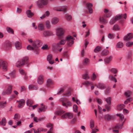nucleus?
Returning <instances> with one entry per match:
<instances>
[{"instance_id":"f257e3e1","label":"nucleus","mask_w":133,"mask_h":133,"mask_svg":"<svg viewBox=\"0 0 133 133\" xmlns=\"http://www.w3.org/2000/svg\"><path fill=\"white\" fill-rule=\"evenodd\" d=\"M28 41L29 42L32 43V46L29 45L27 47V49L28 50H33L36 54H38L39 52V48L42 44L41 41L37 40L33 41L31 39H28Z\"/></svg>"},{"instance_id":"f03ea898","label":"nucleus","mask_w":133,"mask_h":133,"mask_svg":"<svg viewBox=\"0 0 133 133\" xmlns=\"http://www.w3.org/2000/svg\"><path fill=\"white\" fill-rule=\"evenodd\" d=\"M75 39L72 37L70 35H68L65 38V40L62 39L57 44H53V47H58L60 45H64L66 42V41L67 42V45L69 46H71L74 43V40Z\"/></svg>"},{"instance_id":"7ed1b4c3","label":"nucleus","mask_w":133,"mask_h":133,"mask_svg":"<svg viewBox=\"0 0 133 133\" xmlns=\"http://www.w3.org/2000/svg\"><path fill=\"white\" fill-rule=\"evenodd\" d=\"M126 14H124L123 15L122 14L118 15L111 19L109 21V23L110 25H112L115 23L117 21L122 19V17L126 19Z\"/></svg>"},{"instance_id":"20e7f679","label":"nucleus","mask_w":133,"mask_h":133,"mask_svg":"<svg viewBox=\"0 0 133 133\" xmlns=\"http://www.w3.org/2000/svg\"><path fill=\"white\" fill-rule=\"evenodd\" d=\"M60 101L61 102L62 105L65 107L67 108L68 107H71L72 105V103L67 98H62L60 99Z\"/></svg>"},{"instance_id":"39448f33","label":"nucleus","mask_w":133,"mask_h":133,"mask_svg":"<svg viewBox=\"0 0 133 133\" xmlns=\"http://www.w3.org/2000/svg\"><path fill=\"white\" fill-rule=\"evenodd\" d=\"M28 62V57H25L21 60L18 61L16 63V66L18 67H21L23 66L25 63L27 64Z\"/></svg>"},{"instance_id":"423d86ee","label":"nucleus","mask_w":133,"mask_h":133,"mask_svg":"<svg viewBox=\"0 0 133 133\" xmlns=\"http://www.w3.org/2000/svg\"><path fill=\"white\" fill-rule=\"evenodd\" d=\"M64 30L61 28H58L56 30L57 35L60 39L63 38V36L64 33Z\"/></svg>"},{"instance_id":"0eeeda50","label":"nucleus","mask_w":133,"mask_h":133,"mask_svg":"<svg viewBox=\"0 0 133 133\" xmlns=\"http://www.w3.org/2000/svg\"><path fill=\"white\" fill-rule=\"evenodd\" d=\"M48 3V0H39L37 2V4L39 8H41L47 5Z\"/></svg>"},{"instance_id":"6e6552de","label":"nucleus","mask_w":133,"mask_h":133,"mask_svg":"<svg viewBox=\"0 0 133 133\" xmlns=\"http://www.w3.org/2000/svg\"><path fill=\"white\" fill-rule=\"evenodd\" d=\"M8 64L7 62L2 59H0V67L2 68L3 69L4 71H6L7 70Z\"/></svg>"},{"instance_id":"1a4fd4ad","label":"nucleus","mask_w":133,"mask_h":133,"mask_svg":"<svg viewBox=\"0 0 133 133\" xmlns=\"http://www.w3.org/2000/svg\"><path fill=\"white\" fill-rule=\"evenodd\" d=\"M12 87L11 85H9L8 86L7 89L5 91H4L2 92V94L3 95H9L10 94L12 91Z\"/></svg>"},{"instance_id":"9d476101","label":"nucleus","mask_w":133,"mask_h":133,"mask_svg":"<svg viewBox=\"0 0 133 133\" xmlns=\"http://www.w3.org/2000/svg\"><path fill=\"white\" fill-rule=\"evenodd\" d=\"M73 117L72 114L70 113H67L62 115L61 116V118L62 119L68 118L70 119Z\"/></svg>"},{"instance_id":"9b49d317","label":"nucleus","mask_w":133,"mask_h":133,"mask_svg":"<svg viewBox=\"0 0 133 133\" xmlns=\"http://www.w3.org/2000/svg\"><path fill=\"white\" fill-rule=\"evenodd\" d=\"M53 35L52 32L50 31H45L43 32V36L44 37H47Z\"/></svg>"},{"instance_id":"f8f14e48","label":"nucleus","mask_w":133,"mask_h":133,"mask_svg":"<svg viewBox=\"0 0 133 133\" xmlns=\"http://www.w3.org/2000/svg\"><path fill=\"white\" fill-rule=\"evenodd\" d=\"M67 7L66 6H63L57 8L56 10L57 11H63L64 12H66Z\"/></svg>"},{"instance_id":"ddd939ff","label":"nucleus","mask_w":133,"mask_h":133,"mask_svg":"<svg viewBox=\"0 0 133 133\" xmlns=\"http://www.w3.org/2000/svg\"><path fill=\"white\" fill-rule=\"evenodd\" d=\"M44 82L43 77L42 75L39 76L38 78L37 82L39 84H42Z\"/></svg>"},{"instance_id":"4468645a","label":"nucleus","mask_w":133,"mask_h":133,"mask_svg":"<svg viewBox=\"0 0 133 133\" xmlns=\"http://www.w3.org/2000/svg\"><path fill=\"white\" fill-rule=\"evenodd\" d=\"M133 37V35L131 33H130L124 37V39L125 41H128L132 39Z\"/></svg>"},{"instance_id":"2eb2a0df","label":"nucleus","mask_w":133,"mask_h":133,"mask_svg":"<svg viewBox=\"0 0 133 133\" xmlns=\"http://www.w3.org/2000/svg\"><path fill=\"white\" fill-rule=\"evenodd\" d=\"M52 55L51 54L49 55L47 57V60L50 64H53L54 63V61L52 59Z\"/></svg>"},{"instance_id":"dca6fc26","label":"nucleus","mask_w":133,"mask_h":133,"mask_svg":"<svg viewBox=\"0 0 133 133\" xmlns=\"http://www.w3.org/2000/svg\"><path fill=\"white\" fill-rule=\"evenodd\" d=\"M19 104L18 105V107L19 108H22L23 106L25 103V101L24 100L22 99L18 101Z\"/></svg>"},{"instance_id":"f3484780","label":"nucleus","mask_w":133,"mask_h":133,"mask_svg":"<svg viewBox=\"0 0 133 133\" xmlns=\"http://www.w3.org/2000/svg\"><path fill=\"white\" fill-rule=\"evenodd\" d=\"M86 6L88 8L89 12L91 14L93 10L91 8L92 5L91 3H88L86 4Z\"/></svg>"},{"instance_id":"a211bd4d","label":"nucleus","mask_w":133,"mask_h":133,"mask_svg":"<svg viewBox=\"0 0 133 133\" xmlns=\"http://www.w3.org/2000/svg\"><path fill=\"white\" fill-rule=\"evenodd\" d=\"M41 106L39 109L38 110V111L39 112H40L42 111H44L46 109V107L44 105L43 103L41 104Z\"/></svg>"},{"instance_id":"6ab92c4d","label":"nucleus","mask_w":133,"mask_h":133,"mask_svg":"<svg viewBox=\"0 0 133 133\" xmlns=\"http://www.w3.org/2000/svg\"><path fill=\"white\" fill-rule=\"evenodd\" d=\"M132 92L130 90H128L125 92L124 95L126 97L129 98L131 97L130 96L132 94Z\"/></svg>"},{"instance_id":"aec40b11","label":"nucleus","mask_w":133,"mask_h":133,"mask_svg":"<svg viewBox=\"0 0 133 133\" xmlns=\"http://www.w3.org/2000/svg\"><path fill=\"white\" fill-rule=\"evenodd\" d=\"M15 47L16 49L19 50L22 48V46L21 43L18 41H16L15 43Z\"/></svg>"},{"instance_id":"412c9836","label":"nucleus","mask_w":133,"mask_h":133,"mask_svg":"<svg viewBox=\"0 0 133 133\" xmlns=\"http://www.w3.org/2000/svg\"><path fill=\"white\" fill-rule=\"evenodd\" d=\"M59 21V20L58 18L54 17L52 19L51 21V23L52 24L55 25L58 23Z\"/></svg>"},{"instance_id":"4be33fe9","label":"nucleus","mask_w":133,"mask_h":133,"mask_svg":"<svg viewBox=\"0 0 133 133\" xmlns=\"http://www.w3.org/2000/svg\"><path fill=\"white\" fill-rule=\"evenodd\" d=\"M97 88L101 89H104L105 88V85L103 83H99L97 85Z\"/></svg>"},{"instance_id":"5701e85b","label":"nucleus","mask_w":133,"mask_h":133,"mask_svg":"<svg viewBox=\"0 0 133 133\" xmlns=\"http://www.w3.org/2000/svg\"><path fill=\"white\" fill-rule=\"evenodd\" d=\"M53 84V82L52 80L50 79H48L47 81L46 86L48 87H50Z\"/></svg>"},{"instance_id":"b1692460","label":"nucleus","mask_w":133,"mask_h":133,"mask_svg":"<svg viewBox=\"0 0 133 133\" xmlns=\"http://www.w3.org/2000/svg\"><path fill=\"white\" fill-rule=\"evenodd\" d=\"M20 118V115L18 114H16L14 115V119L15 121V122L18 121Z\"/></svg>"},{"instance_id":"393cba45","label":"nucleus","mask_w":133,"mask_h":133,"mask_svg":"<svg viewBox=\"0 0 133 133\" xmlns=\"http://www.w3.org/2000/svg\"><path fill=\"white\" fill-rule=\"evenodd\" d=\"M34 103V101L32 100L28 99L27 100L26 103L27 105L29 106V107H30Z\"/></svg>"},{"instance_id":"a878e982","label":"nucleus","mask_w":133,"mask_h":133,"mask_svg":"<svg viewBox=\"0 0 133 133\" xmlns=\"http://www.w3.org/2000/svg\"><path fill=\"white\" fill-rule=\"evenodd\" d=\"M11 44L10 42L6 41L4 43V47L6 48H10L11 46Z\"/></svg>"},{"instance_id":"bb28decb","label":"nucleus","mask_w":133,"mask_h":133,"mask_svg":"<svg viewBox=\"0 0 133 133\" xmlns=\"http://www.w3.org/2000/svg\"><path fill=\"white\" fill-rule=\"evenodd\" d=\"M26 14L28 17L29 18H31L34 15V14L30 10H27L26 11Z\"/></svg>"},{"instance_id":"cd10ccee","label":"nucleus","mask_w":133,"mask_h":133,"mask_svg":"<svg viewBox=\"0 0 133 133\" xmlns=\"http://www.w3.org/2000/svg\"><path fill=\"white\" fill-rule=\"evenodd\" d=\"M50 13L48 11H46L45 13L40 17L41 19H43L45 18L46 16L48 17L49 16Z\"/></svg>"},{"instance_id":"c85d7f7f","label":"nucleus","mask_w":133,"mask_h":133,"mask_svg":"<svg viewBox=\"0 0 133 133\" xmlns=\"http://www.w3.org/2000/svg\"><path fill=\"white\" fill-rule=\"evenodd\" d=\"M112 56H110L106 58L104 60L105 62L107 63H109L111 61L112 59Z\"/></svg>"},{"instance_id":"c756f323","label":"nucleus","mask_w":133,"mask_h":133,"mask_svg":"<svg viewBox=\"0 0 133 133\" xmlns=\"http://www.w3.org/2000/svg\"><path fill=\"white\" fill-rule=\"evenodd\" d=\"M125 107V105L123 104H119L117 106V109L118 110H121Z\"/></svg>"},{"instance_id":"7c9ffc66","label":"nucleus","mask_w":133,"mask_h":133,"mask_svg":"<svg viewBox=\"0 0 133 133\" xmlns=\"http://www.w3.org/2000/svg\"><path fill=\"white\" fill-rule=\"evenodd\" d=\"M109 54V51L108 50H104L101 53V55L102 56H106L108 55Z\"/></svg>"},{"instance_id":"2f4dec72","label":"nucleus","mask_w":133,"mask_h":133,"mask_svg":"<svg viewBox=\"0 0 133 133\" xmlns=\"http://www.w3.org/2000/svg\"><path fill=\"white\" fill-rule=\"evenodd\" d=\"M38 29L41 31H42L44 29V26L42 23L39 24L38 25Z\"/></svg>"},{"instance_id":"473e14b6","label":"nucleus","mask_w":133,"mask_h":133,"mask_svg":"<svg viewBox=\"0 0 133 133\" xmlns=\"http://www.w3.org/2000/svg\"><path fill=\"white\" fill-rule=\"evenodd\" d=\"M123 43L121 42H119L117 43L116 47L117 48H121L123 47Z\"/></svg>"},{"instance_id":"72a5a7b5","label":"nucleus","mask_w":133,"mask_h":133,"mask_svg":"<svg viewBox=\"0 0 133 133\" xmlns=\"http://www.w3.org/2000/svg\"><path fill=\"white\" fill-rule=\"evenodd\" d=\"M124 122V121L123 122V124ZM123 125V124L121 125L120 124H116V125L114 127V129H121L122 128V126Z\"/></svg>"},{"instance_id":"f704fd0d","label":"nucleus","mask_w":133,"mask_h":133,"mask_svg":"<svg viewBox=\"0 0 133 133\" xmlns=\"http://www.w3.org/2000/svg\"><path fill=\"white\" fill-rule=\"evenodd\" d=\"M83 84L86 86L93 85V84L92 82L88 81L84 82L83 83Z\"/></svg>"},{"instance_id":"c9c22d12","label":"nucleus","mask_w":133,"mask_h":133,"mask_svg":"<svg viewBox=\"0 0 133 133\" xmlns=\"http://www.w3.org/2000/svg\"><path fill=\"white\" fill-rule=\"evenodd\" d=\"M104 118L106 120L109 121L111 118V116L109 114H107L105 115L104 116Z\"/></svg>"},{"instance_id":"e433bc0d","label":"nucleus","mask_w":133,"mask_h":133,"mask_svg":"<svg viewBox=\"0 0 133 133\" xmlns=\"http://www.w3.org/2000/svg\"><path fill=\"white\" fill-rule=\"evenodd\" d=\"M6 123V119L5 118H3L2 119V121L0 122V125L5 126Z\"/></svg>"},{"instance_id":"4c0bfd02","label":"nucleus","mask_w":133,"mask_h":133,"mask_svg":"<svg viewBox=\"0 0 133 133\" xmlns=\"http://www.w3.org/2000/svg\"><path fill=\"white\" fill-rule=\"evenodd\" d=\"M64 111L62 110H59L56 112L55 114L58 115H61L64 112Z\"/></svg>"},{"instance_id":"58836bf2","label":"nucleus","mask_w":133,"mask_h":133,"mask_svg":"<svg viewBox=\"0 0 133 133\" xmlns=\"http://www.w3.org/2000/svg\"><path fill=\"white\" fill-rule=\"evenodd\" d=\"M6 102H0V108H3L5 107L6 105Z\"/></svg>"},{"instance_id":"ea45409f","label":"nucleus","mask_w":133,"mask_h":133,"mask_svg":"<svg viewBox=\"0 0 133 133\" xmlns=\"http://www.w3.org/2000/svg\"><path fill=\"white\" fill-rule=\"evenodd\" d=\"M82 77L83 79L86 80H88L90 78L89 76L87 73H86L83 75Z\"/></svg>"},{"instance_id":"a19ab883","label":"nucleus","mask_w":133,"mask_h":133,"mask_svg":"<svg viewBox=\"0 0 133 133\" xmlns=\"http://www.w3.org/2000/svg\"><path fill=\"white\" fill-rule=\"evenodd\" d=\"M6 30L9 33L13 34H14V31L10 27H7L6 28Z\"/></svg>"},{"instance_id":"79ce46f5","label":"nucleus","mask_w":133,"mask_h":133,"mask_svg":"<svg viewBox=\"0 0 133 133\" xmlns=\"http://www.w3.org/2000/svg\"><path fill=\"white\" fill-rule=\"evenodd\" d=\"M109 78L110 80L112 81H115V83L116 82H117V81L115 78L114 77H113L111 75H109Z\"/></svg>"},{"instance_id":"37998d69","label":"nucleus","mask_w":133,"mask_h":133,"mask_svg":"<svg viewBox=\"0 0 133 133\" xmlns=\"http://www.w3.org/2000/svg\"><path fill=\"white\" fill-rule=\"evenodd\" d=\"M45 25L46 27L48 28H49L51 26L50 22L49 21L47 20L45 22Z\"/></svg>"},{"instance_id":"c03bdc74","label":"nucleus","mask_w":133,"mask_h":133,"mask_svg":"<svg viewBox=\"0 0 133 133\" xmlns=\"http://www.w3.org/2000/svg\"><path fill=\"white\" fill-rule=\"evenodd\" d=\"M89 60L87 58H86L83 61V64L84 65H86L89 63Z\"/></svg>"},{"instance_id":"a18cd8bd","label":"nucleus","mask_w":133,"mask_h":133,"mask_svg":"<svg viewBox=\"0 0 133 133\" xmlns=\"http://www.w3.org/2000/svg\"><path fill=\"white\" fill-rule=\"evenodd\" d=\"M111 97H109L106 98L105 99V101L107 102L108 104L109 105H110L111 104Z\"/></svg>"},{"instance_id":"49530a36","label":"nucleus","mask_w":133,"mask_h":133,"mask_svg":"<svg viewBox=\"0 0 133 133\" xmlns=\"http://www.w3.org/2000/svg\"><path fill=\"white\" fill-rule=\"evenodd\" d=\"M99 21L100 22H102L103 23H107V21L103 17H100V18Z\"/></svg>"},{"instance_id":"de8ad7c7","label":"nucleus","mask_w":133,"mask_h":133,"mask_svg":"<svg viewBox=\"0 0 133 133\" xmlns=\"http://www.w3.org/2000/svg\"><path fill=\"white\" fill-rule=\"evenodd\" d=\"M101 50V47L99 46H97L96 47L95 49L94 50V52L96 53L99 51Z\"/></svg>"},{"instance_id":"09e8293b","label":"nucleus","mask_w":133,"mask_h":133,"mask_svg":"<svg viewBox=\"0 0 133 133\" xmlns=\"http://www.w3.org/2000/svg\"><path fill=\"white\" fill-rule=\"evenodd\" d=\"M132 97H130L127 98L126 101H124V103L125 104H127L128 103L132 101Z\"/></svg>"},{"instance_id":"8fccbe9b","label":"nucleus","mask_w":133,"mask_h":133,"mask_svg":"<svg viewBox=\"0 0 133 133\" xmlns=\"http://www.w3.org/2000/svg\"><path fill=\"white\" fill-rule=\"evenodd\" d=\"M116 115L117 116L119 117L121 121H122L124 118V116L123 114H117Z\"/></svg>"},{"instance_id":"3c124183","label":"nucleus","mask_w":133,"mask_h":133,"mask_svg":"<svg viewBox=\"0 0 133 133\" xmlns=\"http://www.w3.org/2000/svg\"><path fill=\"white\" fill-rule=\"evenodd\" d=\"M113 29L114 30H119L118 25L117 24L115 25L113 27Z\"/></svg>"},{"instance_id":"603ef678","label":"nucleus","mask_w":133,"mask_h":133,"mask_svg":"<svg viewBox=\"0 0 133 133\" xmlns=\"http://www.w3.org/2000/svg\"><path fill=\"white\" fill-rule=\"evenodd\" d=\"M133 45V42H128L126 43V45L128 47H131Z\"/></svg>"},{"instance_id":"864d4df0","label":"nucleus","mask_w":133,"mask_h":133,"mask_svg":"<svg viewBox=\"0 0 133 133\" xmlns=\"http://www.w3.org/2000/svg\"><path fill=\"white\" fill-rule=\"evenodd\" d=\"M108 37L109 39H113L114 38V36L113 34L109 33L108 35Z\"/></svg>"},{"instance_id":"5fc2aeb1","label":"nucleus","mask_w":133,"mask_h":133,"mask_svg":"<svg viewBox=\"0 0 133 133\" xmlns=\"http://www.w3.org/2000/svg\"><path fill=\"white\" fill-rule=\"evenodd\" d=\"M90 127L91 129H92L94 127V123L93 120H91L90 122Z\"/></svg>"},{"instance_id":"6e6d98bb","label":"nucleus","mask_w":133,"mask_h":133,"mask_svg":"<svg viewBox=\"0 0 133 133\" xmlns=\"http://www.w3.org/2000/svg\"><path fill=\"white\" fill-rule=\"evenodd\" d=\"M65 17L66 19L68 21L72 19L71 16L68 14H66L65 15Z\"/></svg>"},{"instance_id":"4d7b16f0","label":"nucleus","mask_w":133,"mask_h":133,"mask_svg":"<svg viewBox=\"0 0 133 133\" xmlns=\"http://www.w3.org/2000/svg\"><path fill=\"white\" fill-rule=\"evenodd\" d=\"M41 49L43 50H47L48 49V45L46 44L43 45L41 48Z\"/></svg>"},{"instance_id":"13d9d810","label":"nucleus","mask_w":133,"mask_h":133,"mask_svg":"<svg viewBox=\"0 0 133 133\" xmlns=\"http://www.w3.org/2000/svg\"><path fill=\"white\" fill-rule=\"evenodd\" d=\"M73 108L74 111L75 112H77L78 111V107L77 105L74 104L73 105Z\"/></svg>"},{"instance_id":"bf43d9fd","label":"nucleus","mask_w":133,"mask_h":133,"mask_svg":"<svg viewBox=\"0 0 133 133\" xmlns=\"http://www.w3.org/2000/svg\"><path fill=\"white\" fill-rule=\"evenodd\" d=\"M111 72L112 73L116 74L117 72V70L115 68H112L110 70Z\"/></svg>"},{"instance_id":"052dcab7","label":"nucleus","mask_w":133,"mask_h":133,"mask_svg":"<svg viewBox=\"0 0 133 133\" xmlns=\"http://www.w3.org/2000/svg\"><path fill=\"white\" fill-rule=\"evenodd\" d=\"M105 108L107 109V111H109L110 109V106L109 105L106 104L105 106Z\"/></svg>"},{"instance_id":"680f3d73","label":"nucleus","mask_w":133,"mask_h":133,"mask_svg":"<svg viewBox=\"0 0 133 133\" xmlns=\"http://www.w3.org/2000/svg\"><path fill=\"white\" fill-rule=\"evenodd\" d=\"M96 77V75L94 73L92 75V76H91V78L92 80H95Z\"/></svg>"},{"instance_id":"e2e57ef3","label":"nucleus","mask_w":133,"mask_h":133,"mask_svg":"<svg viewBox=\"0 0 133 133\" xmlns=\"http://www.w3.org/2000/svg\"><path fill=\"white\" fill-rule=\"evenodd\" d=\"M110 92V88L109 87L107 88L105 91V93L106 94H108Z\"/></svg>"},{"instance_id":"0e129e2a","label":"nucleus","mask_w":133,"mask_h":133,"mask_svg":"<svg viewBox=\"0 0 133 133\" xmlns=\"http://www.w3.org/2000/svg\"><path fill=\"white\" fill-rule=\"evenodd\" d=\"M19 71L20 73L22 75H24L26 74L23 69H20Z\"/></svg>"},{"instance_id":"69168bd1","label":"nucleus","mask_w":133,"mask_h":133,"mask_svg":"<svg viewBox=\"0 0 133 133\" xmlns=\"http://www.w3.org/2000/svg\"><path fill=\"white\" fill-rule=\"evenodd\" d=\"M34 133H39L41 131V128H39L36 131L34 129H33Z\"/></svg>"},{"instance_id":"338daca9","label":"nucleus","mask_w":133,"mask_h":133,"mask_svg":"<svg viewBox=\"0 0 133 133\" xmlns=\"http://www.w3.org/2000/svg\"><path fill=\"white\" fill-rule=\"evenodd\" d=\"M53 124H51V123H48L47 124H46V127H47V128H53Z\"/></svg>"},{"instance_id":"774afa93","label":"nucleus","mask_w":133,"mask_h":133,"mask_svg":"<svg viewBox=\"0 0 133 133\" xmlns=\"http://www.w3.org/2000/svg\"><path fill=\"white\" fill-rule=\"evenodd\" d=\"M71 93L69 91H67L66 93L64 94L65 96H68L71 95Z\"/></svg>"}]
</instances>
